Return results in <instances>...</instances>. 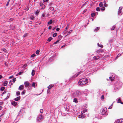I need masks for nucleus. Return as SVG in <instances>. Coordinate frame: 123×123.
<instances>
[{"instance_id": "obj_10", "label": "nucleus", "mask_w": 123, "mask_h": 123, "mask_svg": "<svg viewBox=\"0 0 123 123\" xmlns=\"http://www.w3.org/2000/svg\"><path fill=\"white\" fill-rule=\"evenodd\" d=\"M24 88V86L23 85H20L18 89L20 90H21Z\"/></svg>"}, {"instance_id": "obj_41", "label": "nucleus", "mask_w": 123, "mask_h": 123, "mask_svg": "<svg viewBox=\"0 0 123 123\" xmlns=\"http://www.w3.org/2000/svg\"><path fill=\"white\" fill-rule=\"evenodd\" d=\"M60 40H58L57 41H56V42L54 43V44H57L58 43V42L60 41Z\"/></svg>"}, {"instance_id": "obj_47", "label": "nucleus", "mask_w": 123, "mask_h": 123, "mask_svg": "<svg viewBox=\"0 0 123 123\" xmlns=\"http://www.w3.org/2000/svg\"><path fill=\"white\" fill-rule=\"evenodd\" d=\"M13 20V18H11L10 19H9L8 20V21L10 22L11 21H12Z\"/></svg>"}, {"instance_id": "obj_60", "label": "nucleus", "mask_w": 123, "mask_h": 123, "mask_svg": "<svg viewBox=\"0 0 123 123\" xmlns=\"http://www.w3.org/2000/svg\"><path fill=\"white\" fill-rule=\"evenodd\" d=\"M13 76H10L9 77V79H12V78H13Z\"/></svg>"}, {"instance_id": "obj_64", "label": "nucleus", "mask_w": 123, "mask_h": 123, "mask_svg": "<svg viewBox=\"0 0 123 123\" xmlns=\"http://www.w3.org/2000/svg\"><path fill=\"white\" fill-rule=\"evenodd\" d=\"M51 26H49V27L48 28L49 29H51Z\"/></svg>"}, {"instance_id": "obj_16", "label": "nucleus", "mask_w": 123, "mask_h": 123, "mask_svg": "<svg viewBox=\"0 0 123 123\" xmlns=\"http://www.w3.org/2000/svg\"><path fill=\"white\" fill-rule=\"evenodd\" d=\"M100 58V57L99 56H95L93 58L94 60H98Z\"/></svg>"}, {"instance_id": "obj_58", "label": "nucleus", "mask_w": 123, "mask_h": 123, "mask_svg": "<svg viewBox=\"0 0 123 123\" xmlns=\"http://www.w3.org/2000/svg\"><path fill=\"white\" fill-rule=\"evenodd\" d=\"M45 15L44 13H43L42 15V17H45Z\"/></svg>"}, {"instance_id": "obj_8", "label": "nucleus", "mask_w": 123, "mask_h": 123, "mask_svg": "<svg viewBox=\"0 0 123 123\" xmlns=\"http://www.w3.org/2000/svg\"><path fill=\"white\" fill-rule=\"evenodd\" d=\"M85 117V115L83 113H82L81 115H80L78 116V117L79 118L82 119L84 118Z\"/></svg>"}, {"instance_id": "obj_45", "label": "nucleus", "mask_w": 123, "mask_h": 123, "mask_svg": "<svg viewBox=\"0 0 123 123\" xmlns=\"http://www.w3.org/2000/svg\"><path fill=\"white\" fill-rule=\"evenodd\" d=\"M104 96L103 95H102L101 97V100H102L104 99Z\"/></svg>"}, {"instance_id": "obj_7", "label": "nucleus", "mask_w": 123, "mask_h": 123, "mask_svg": "<svg viewBox=\"0 0 123 123\" xmlns=\"http://www.w3.org/2000/svg\"><path fill=\"white\" fill-rule=\"evenodd\" d=\"M64 108L65 111H67V112H68V110L69 109L70 107L68 105L65 106Z\"/></svg>"}, {"instance_id": "obj_39", "label": "nucleus", "mask_w": 123, "mask_h": 123, "mask_svg": "<svg viewBox=\"0 0 123 123\" xmlns=\"http://www.w3.org/2000/svg\"><path fill=\"white\" fill-rule=\"evenodd\" d=\"M34 18H35L33 16H32L30 17V19L31 20H33Z\"/></svg>"}, {"instance_id": "obj_49", "label": "nucleus", "mask_w": 123, "mask_h": 123, "mask_svg": "<svg viewBox=\"0 0 123 123\" xmlns=\"http://www.w3.org/2000/svg\"><path fill=\"white\" fill-rule=\"evenodd\" d=\"M27 66V64H25L23 65V68H25V67H26Z\"/></svg>"}, {"instance_id": "obj_46", "label": "nucleus", "mask_w": 123, "mask_h": 123, "mask_svg": "<svg viewBox=\"0 0 123 123\" xmlns=\"http://www.w3.org/2000/svg\"><path fill=\"white\" fill-rule=\"evenodd\" d=\"M16 78H13L12 79V82L14 83L16 81Z\"/></svg>"}, {"instance_id": "obj_50", "label": "nucleus", "mask_w": 123, "mask_h": 123, "mask_svg": "<svg viewBox=\"0 0 123 123\" xmlns=\"http://www.w3.org/2000/svg\"><path fill=\"white\" fill-rule=\"evenodd\" d=\"M86 110L83 111H81V113H82L83 114L85 112H86Z\"/></svg>"}, {"instance_id": "obj_20", "label": "nucleus", "mask_w": 123, "mask_h": 123, "mask_svg": "<svg viewBox=\"0 0 123 123\" xmlns=\"http://www.w3.org/2000/svg\"><path fill=\"white\" fill-rule=\"evenodd\" d=\"M100 27H98L96 28L94 30V31L97 32L98 30H99L100 29Z\"/></svg>"}, {"instance_id": "obj_2", "label": "nucleus", "mask_w": 123, "mask_h": 123, "mask_svg": "<svg viewBox=\"0 0 123 123\" xmlns=\"http://www.w3.org/2000/svg\"><path fill=\"white\" fill-rule=\"evenodd\" d=\"M122 84L123 83L122 82L119 81H117L115 84V89L116 88L118 90V89L122 86Z\"/></svg>"}, {"instance_id": "obj_13", "label": "nucleus", "mask_w": 123, "mask_h": 123, "mask_svg": "<svg viewBox=\"0 0 123 123\" xmlns=\"http://www.w3.org/2000/svg\"><path fill=\"white\" fill-rule=\"evenodd\" d=\"M81 72H80L77 73L75 75H74V76L73 77V78H74L77 76L79 75L80 73H81Z\"/></svg>"}, {"instance_id": "obj_3", "label": "nucleus", "mask_w": 123, "mask_h": 123, "mask_svg": "<svg viewBox=\"0 0 123 123\" xmlns=\"http://www.w3.org/2000/svg\"><path fill=\"white\" fill-rule=\"evenodd\" d=\"M80 92L79 91H77L74 92L72 94V96L73 98L77 97L80 96Z\"/></svg>"}, {"instance_id": "obj_61", "label": "nucleus", "mask_w": 123, "mask_h": 123, "mask_svg": "<svg viewBox=\"0 0 123 123\" xmlns=\"http://www.w3.org/2000/svg\"><path fill=\"white\" fill-rule=\"evenodd\" d=\"M72 31V30H70L69 32H68V34H69Z\"/></svg>"}, {"instance_id": "obj_53", "label": "nucleus", "mask_w": 123, "mask_h": 123, "mask_svg": "<svg viewBox=\"0 0 123 123\" xmlns=\"http://www.w3.org/2000/svg\"><path fill=\"white\" fill-rule=\"evenodd\" d=\"M22 73H23L22 72H20L18 73V74L19 75H21Z\"/></svg>"}, {"instance_id": "obj_51", "label": "nucleus", "mask_w": 123, "mask_h": 123, "mask_svg": "<svg viewBox=\"0 0 123 123\" xmlns=\"http://www.w3.org/2000/svg\"><path fill=\"white\" fill-rule=\"evenodd\" d=\"M120 102H121V100L120 98H119L118 99V101L117 102V103H119Z\"/></svg>"}, {"instance_id": "obj_23", "label": "nucleus", "mask_w": 123, "mask_h": 123, "mask_svg": "<svg viewBox=\"0 0 123 123\" xmlns=\"http://www.w3.org/2000/svg\"><path fill=\"white\" fill-rule=\"evenodd\" d=\"M102 50L101 49H100L97 50V52L98 53H101Z\"/></svg>"}, {"instance_id": "obj_21", "label": "nucleus", "mask_w": 123, "mask_h": 123, "mask_svg": "<svg viewBox=\"0 0 123 123\" xmlns=\"http://www.w3.org/2000/svg\"><path fill=\"white\" fill-rule=\"evenodd\" d=\"M52 20L50 19V20L48 22V25H50V24H52Z\"/></svg>"}, {"instance_id": "obj_1", "label": "nucleus", "mask_w": 123, "mask_h": 123, "mask_svg": "<svg viewBox=\"0 0 123 123\" xmlns=\"http://www.w3.org/2000/svg\"><path fill=\"white\" fill-rule=\"evenodd\" d=\"M88 81L87 79L85 78L80 79L78 83L80 85H82L87 83Z\"/></svg>"}, {"instance_id": "obj_44", "label": "nucleus", "mask_w": 123, "mask_h": 123, "mask_svg": "<svg viewBox=\"0 0 123 123\" xmlns=\"http://www.w3.org/2000/svg\"><path fill=\"white\" fill-rule=\"evenodd\" d=\"M35 83L34 82H33L32 84V85L33 87H35Z\"/></svg>"}, {"instance_id": "obj_4", "label": "nucleus", "mask_w": 123, "mask_h": 123, "mask_svg": "<svg viewBox=\"0 0 123 123\" xmlns=\"http://www.w3.org/2000/svg\"><path fill=\"white\" fill-rule=\"evenodd\" d=\"M107 111V108L106 107H104L102 108L100 111V112L102 115L105 114L107 115L106 113Z\"/></svg>"}, {"instance_id": "obj_55", "label": "nucleus", "mask_w": 123, "mask_h": 123, "mask_svg": "<svg viewBox=\"0 0 123 123\" xmlns=\"http://www.w3.org/2000/svg\"><path fill=\"white\" fill-rule=\"evenodd\" d=\"M121 55V54H119L117 56V58H118V57H119Z\"/></svg>"}, {"instance_id": "obj_43", "label": "nucleus", "mask_w": 123, "mask_h": 123, "mask_svg": "<svg viewBox=\"0 0 123 123\" xmlns=\"http://www.w3.org/2000/svg\"><path fill=\"white\" fill-rule=\"evenodd\" d=\"M36 56V55L35 54H34L31 55V57H34V56Z\"/></svg>"}, {"instance_id": "obj_26", "label": "nucleus", "mask_w": 123, "mask_h": 123, "mask_svg": "<svg viewBox=\"0 0 123 123\" xmlns=\"http://www.w3.org/2000/svg\"><path fill=\"white\" fill-rule=\"evenodd\" d=\"M104 3V5L105 7H107V5L106 4V2L104 1L103 2Z\"/></svg>"}, {"instance_id": "obj_38", "label": "nucleus", "mask_w": 123, "mask_h": 123, "mask_svg": "<svg viewBox=\"0 0 123 123\" xmlns=\"http://www.w3.org/2000/svg\"><path fill=\"white\" fill-rule=\"evenodd\" d=\"M25 90H24L23 91L21 92V94L22 95L24 94H25Z\"/></svg>"}, {"instance_id": "obj_19", "label": "nucleus", "mask_w": 123, "mask_h": 123, "mask_svg": "<svg viewBox=\"0 0 123 123\" xmlns=\"http://www.w3.org/2000/svg\"><path fill=\"white\" fill-rule=\"evenodd\" d=\"M17 103L15 101H13L12 103V104L14 105H16L17 104Z\"/></svg>"}, {"instance_id": "obj_32", "label": "nucleus", "mask_w": 123, "mask_h": 123, "mask_svg": "<svg viewBox=\"0 0 123 123\" xmlns=\"http://www.w3.org/2000/svg\"><path fill=\"white\" fill-rule=\"evenodd\" d=\"M115 25H114L111 28V30H113L115 28Z\"/></svg>"}, {"instance_id": "obj_11", "label": "nucleus", "mask_w": 123, "mask_h": 123, "mask_svg": "<svg viewBox=\"0 0 123 123\" xmlns=\"http://www.w3.org/2000/svg\"><path fill=\"white\" fill-rule=\"evenodd\" d=\"M115 78L113 75H112V76L109 77V79L111 81H113L114 79Z\"/></svg>"}, {"instance_id": "obj_35", "label": "nucleus", "mask_w": 123, "mask_h": 123, "mask_svg": "<svg viewBox=\"0 0 123 123\" xmlns=\"http://www.w3.org/2000/svg\"><path fill=\"white\" fill-rule=\"evenodd\" d=\"M100 7H98L96 9V10L97 11H100Z\"/></svg>"}, {"instance_id": "obj_48", "label": "nucleus", "mask_w": 123, "mask_h": 123, "mask_svg": "<svg viewBox=\"0 0 123 123\" xmlns=\"http://www.w3.org/2000/svg\"><path fill=\"white\" fill-rule=\"evenodd\" d=\"M27 36V35L26 34H25L23 35V37H25Z\"/></svg>"}, {"instance_id": "obj_63", "label": "nucleus", "mask_w": 123, "mask_h": 123, "mask_svg": "<svg viewBox=\"0 0 123 123\" xmlns=\"http://www.w3.org/2000/svg\"><path fill=\"white\" fill-rule=\"evenodd\" d=\"M3 104V102H0V105H2Z\"/></svg>"}, {"instance_id": "obj_36", "label": "nucleus", "mask_w": 123, "mask_h": 123, "mask_svg": "<svg viewBox=\"0 0 123 123\" xmlns=\"http://www.w3.org/2000/svg\"><path fill=\"white\" fill-rule=\"evenodd\" d=\"M49 9L51 11H53L54 9V8L52 7H49Z\"/></svg>"}, {"instance_id": "obj_28", "label": "nucleus", "mask_w": 123, "mask_h": 123, "mask_svg": "<svg viewBox=\"0 0 123 123\" xmlns=\"http://www.w3.org/2000/svg\"><path fill=\"white\" fill-rule=\"evenodd\" d=\"M10 27H11V29H13L14 28V26H13L12 25H11Z\"/></svg>"}, {"instance_id": "obj_14", "label": "nucleus", "mask_w": 123, "mask_h": 123, "mask_svg": "<svg viewBox=\"0 0 123 123\" xmlns=\"http://www.w3.org/2000/svg\"><path fill=\"white\" fill-rule=\"evenodd\" d=\"M7 81H5L3 83V85L4 86H6L7 85Z\"/></svg>"}, {"instance_id": "obj_30", "label": "nucleus", "mask_w": 123, "mask_h": 123, "mask_svg": "<svg viewBox=\"0 0 123 123\" xmlns=\"http://www.w3.org/2000/svg\"><path fill=\"white\" fill-rule=\"evenodd\" d=\"M52 38L51 37H50L48 39V41L49 42H50L52 39Z\"/></svg>"}, {"instance_id": "obj_59", "label": "nucleus", "mask_w": 123, "mask_h": 123, "mask_svg": "<svg viewBox=\"0 0 123 123\" xmlns=\"http://www.w3.org/2000/svg\"><path fill=\"white\" fill-rule=\"evenodd\" d=\"M49 89H48L47 90V92L48 93H49L50 91V90Z\"/></svg>"}, {"instance_id": "obj_56", "label": "nucleus", "mask_w": 123, "mask_h": 123, "mask_svg": "<svg viewBox=\"0 0 123 123\" xmlns=\"http://www.w3.org/2000/svg\"><path fill=\"white\" fill-rule=\"evenodd\" d=\"M43 110L42 109H41L40 110V112L41 113H42L43 112Z\"/></svg>"}, {"instance_id": "obj_27", "label": "nucleus", "mask_w": 123, "mask_h": 123, "mask_svg": "<svg viewBox=\"0 0 123 123\" xmlns=\"http://www.w3.org/2000/svg\"><path fill=\"white\" fill-rule=\"evenodd\" d=\"M99 6L101 7H102L103 6V4L102 2H101L99 3Z\"/></svg>"}, {"instance_id": "obj_5", "label": "nucleus", "mask_w": 123, "mask_h": 123, "mask_svg": "<svg viewBox=\"0 0 123 123\" xmlns=\"http://www.w3.org/2000/svg\"><path fill=\"white\" fill-rule=\"evenodd\" d=\"M43 119V117L42 115H38L37 118V120L38 122H40Z\"/></svg>"}, {"instance_id": "obj_25", "label": "nucleus", "mask_w": 123, "mask_h": 123, "mask_svg": "<svg viewBox=\"0 0 123 123\" xmlns=\"http://www.w3.org/2000/svg\"><path fill=\"white\" fill-rule=\"evenodd\" d=\"M73 101L75 103H77L78 102V101L77 100L76 98H75L73 99Z\"/></svg>"}, {"instance_id": "obj_17", "label": "nucleus", "mask_w": 123, "mask_h": 123, "mask_svg": "<svg viewBox=\"0 0 123 123\" xmlns=\"http://www.w3.org/2000/svg\"><path fill=\"white\" fill-rule=\"evenodd\" d=\"M20 97H18L15 98V99H14V100L16 101H18L20 100Z\"/></svg>"}, {"instance_id": "obj_31", "label": "nucleus", "mask_w": 123, "mask_h": 123, "mask_svg": "<svg viewBox=\"0 0 123 123\" xmlns=\"http://www.w3.org/2000/svg\"><path fill=\"white\" fill-rule=\"evenodd\" d=\"M45 7V6L44 5H43L42 6H41V9H43Z\"/></svg>"}, {"instance_id": "obj_33", "label": "nucleus", "mask_w": 123, "mask_h": 123, "mask_svg": "<svg viewBox=\"0 0 123 123\" xmlns=\"http://www.w3.org/2000/svg\"><path fill=\"white\" fill-rule=\"evenodd\" d=\"M40 12V11L37 10L36 11V12L35 14H36L37 15H38V14Z\"/></svg>"}, {"instance_id": "obj_6", "label": "nucleus", "mask_w": 123, "mask_h": 123, "mask_svg": "<svg viewBox=\"0 0 123 123\" xmlns=\"http://www.w3.org/2000/svg\"><path fill=\"white\" fill-rule=\"evenodd\" d=\"M116 123H123V119H117L116 121Z\"/></svg>"}, {"instance_id": "obj_12", "label": "nucleus", "mask_w": 123, "mask_h": 123, "mask_svg": "<svg viewBox=\"0 0 123 123\" xmlns=\"http://www.w3.org/2000/svg\"><path fill=\"white\" fill-rule=\"evenodd\" d=\"M24 84L25 87L28 86L29 85V83L28 82H25Z\"/></svg>"}, {"instance_id": "obj_29", "label": "nucleus", "mask_w": 123, "mask_h": 123, "mask_svg": "<svg viewBox=\"0 0 123 123\" xmlns=\"http://www.w3.org/2000/svg\"><path fill=\"white\" fill-rule=\"evenodd\" d=\"M5 87H1V88L0 89V90L1 91H3L4 89H5Z\"/></svg>"}, {"instance_id": "obj_24", "label": "nucleus", "mask_w": 123, "mask_h": 123, "mask_svg": "<svg viewBox=\"0 0 123 123\" xmlns=\"http://www.w3.org/2000/svg\"><path fill=\"white\" fill-rule=\"evenodd\" d=\"M20 94V92L19 91L17 92H16V95L17 96L19 95Z\"/></svg>"}, {"instance_id": "obj_40", "label": "nucleus", "mask_w": 123, "mask_h": 123, "mask_svg": "<svg viewBox=\"0 0 123 123\" xmlns=\"http://www.w3.org/2000/svg\"><path fill=\"white\" fill-rule=\"evenodd\" d=\"M57 34V33H55L53 34V37H55L56 36Z\"/></svg>"}, {"instance_id": "obj_57", "label": "nucleus", "mask_w": 123, "mask_h": 123, "mask_svg": "<svg viewBox=\"0 0 123 123\" xmlns=\"http://www.w3.org/2000/svg\"><path fill=\"white\" fill-rule=\"evenodd\" d=\"M40 6H42L43 5V3L42 2H40Z\"/></svg>"}, {"instance_id": "obj_22", "label": "nucleus", "mask_w": 123, "mask_h": 123, "mask_svg": "<svg viewBox=\"0 0 123 123\" xmlns=\"http://www.w3.org/2000/svg\"><path fill=\"white\" fill-rule=\"evenodd\" d=\"M9 96H10V94L9 93H8L7 94V96L6 97L5 99V100H6L7 99L9 98Z\"/></svg>"}, {"instance_id": "obj_9", "label": "nucleus", "mask_w": 123, "mask_h": 123, "mask_svg": "<svg viewBox=\"0 0 123 123\" xmlns=\"http://www.w3.org/2000/svg\"><path fill=\"white\" fill-rule=\"evenodd\" d=\"M122 8L120 7H119L118 12V14L119 15H122V13H121V11Z\"/></svg>"}, {"instance_id": "obj_37", "label": "nucleus", "mask_w": 123, "mask_h": 123, "mask_svg": "<svg viewBox=\"0 0 123 123\" xmlns=\"http://www.w3.org/2000/svg\"><path fill=\"white\" fill-rule=\"evenodd\" d=\"M39 52H40V51H39V50H37L36 51V54H39Z\"/></svg>"}, {"instance_id": "obj_42", "label": "nucleus", "mask_w": 123, "mask_h": 123, "mask_svg": "<svg viewBox=\"0 0 123 123\" xmlns=\"http://www.w3.org/2000/svg\"><path fill=\"white\" fill-rule=\"evenodd\" d=\"M62 37L61 35H59L58 37V38L59 39H61Z\"/></svg>"}, {"instance_id": "obj_62", "label": "nucleus", "mask_w": 123, "mask_h": 123, "mask_svg": "<svg viewBox=\"0 0 123 123\" xmlns=\"http://www.w3.org/2000/svg\"><path fill=\"white\" fill-rule=\"evenodd\" d=\"M60 30V28H57L56 29V31H59Z\"/></svg>"}, {"instance_id": "obj_52", "label": "nucleus", "mask_w": 123, "mask_h": 123, "mask_svg": "<svg viewBox=\"0 0 123 123\" xmlns=\"http://www.w3.org/2000/svg\"><path fill=\"white\" fill-rule=\"evenodd\" d=\"M10 1V0H8V2H7V4L6 5V6H7L9 4V1Z\"/></svg>"}, {"instance_id": "obj_54", "label": "nucleus", "mask_w": 123, "mask_h": 123, "mask_svg": "<svg viewBox=\"0 0 123 123\" xmlns=\"http://www.w3.org/2000/svg\"><path fill=\"white\" fill-rule=\"evenodd\" d=\"M105 8L104 7H103L101 9V10L102 11H104L105 10Z\"/></svg>"}, {"instance_id": "obj_15", "label": "nucleus", "mask_w": 123, "mask_h": 123, "mask_svg": "<svg viewBox=\"0 0 123 123\" xmlns=\"http://www.w3.org/2000/svg\"><path fill=\"white\" fill-rule=\"evenodd\" d=\"M54 85L53 84H51L48 86V89H50Z\"/></svg>"}, {"instance_id": "obj_18", "label": "nucleus", "mask_w": 123, "mask_h": 123, "mask_svg": "<svg viewBox=\"0 0 123 123\" xmlns=\"http://www.w3.org/2000/svg\"><path fill=\"white\" fill-rule=\"evenodd\" d=\"M35 73V71L34 70H32L31 72V75L32 76L34 75Z\"/></svg>"}, {"instance_id": "obj_34", "label": "nucleus", "mask_w": 123, "mask_h": 123, "mask_svg": "<svg viewBox=\"0 0 123 123\" xmlns=\"http://www.w3.org/2000/svg\"><path fill=\"white\" fill-rule=\"evenodd\" d=\"M95 13L93 12L91 14V16L92 17H93L95 15Z\"/></svg>"}]
</instances>
